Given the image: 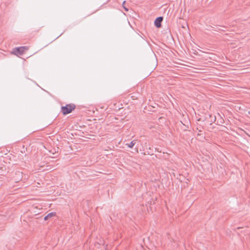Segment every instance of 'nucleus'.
I'll use <instances>...</instances> for the list:
<instances>
[{"label":"nucleus","instance_id":"obj_1","mask_svg":"<svg viewBox=\"0 0 250 250\" xmlns=\"http://www.w3.org/2000/svg\"><path fill=\"white\" fill-rule=\"evenodd\" d=\"M76 106L74 104H68L65 106L62 107V112L63 115L69 114L72 110H74Z\"/></svg>","mask_w":250,"mask_h":250},{"label":"nucleus","instance_id":"obj_2","mask_svg":"<svg viewBox=\"0 0 250 250\" xmlns=\"http://www.w3.org/2000/svg\"><path fill=\"white\" fill-rule=\"evenodd\" d=\"M27 50V47L26 46H21L14 48L12 53L16 55H22L24 53V51Z\"/></svg>","mask_w":250,"mask_h":250},{"label":"nucleus","instance_id":"obj_3","mask_svg":"<svg viewBox=\"0 0 250 250\" xmlns=\"http://www.w3.org/2000/svg\"><path fill=\"white\" fill-rule=\"evenodd\" d=\"M163 20V17H159L157 18L154 21V24L157 28H160L161 26V22Z\"/></svg>","mask_w":250,"mask_h":250},{"label":"nucleus","instance_id":"obj_4","mask_svg":"<svg viewBox=\"0 0 250 250\" xmlns=\"http://www.w3.org/2000/svg\"><path fill=\"white\" fill-rule=\"evenodd\" d=\"M56 212H52L49 213L47 215H46L44 217V220H47L48 219L56 216Z\"/></svg>","mask_w":250,"mask_h":250},{"label":"nucleus","instance_id":"obj_5","mask_svg":"<svg viewBox=\"0 0 250 250\" xmlns=\"http://www.w3.org/2000/svg\"><path fill=\"white\" fill-rule=\"evenodd\" d=\"M136 143V141L135 140L132 141L129 144H126V145L129 148H132Z\"/></svg>","mask_w":250,"mask_h":250},{"label":"nucleus","instance_id":"obj_6","mask_svg":"<svg viewBox=\"0 0 250 250\" xmlns=\"http://www.w3.org/2000/svg\"><path fill=\"white\" fill-rule=\"evenodd\" d=\"M210 117L211 118L210 120V122L213 123L216 121V117L215 116H213V117L212 115H210Z\"/></svg>","mask_w":250,"mask_h":250},{"label":"nucleus","instance_id":"obj_7","mask_svg":"<svg viewBox=\"0 0 250 250\" xmlns=\"http://www.w3.org/2000/svg\"><path fill=\"white\" fill-rule=\"evenodd\" d=\"M124 8L126 11H127L128 10V9L126 8L124 6Z\"/></svg>","mask_w":250,"mask_h":250},{"label":"nucleus","instance_id":"obj_8","mask_svg":"<svg viewBox=\"0 0 250 250\" xmlns=\"http://www.w3.org/2000/svg\"><path fill=\"white\" fill-rule=\"evenodd\" d=\"M125 1H124L123 3V4H125Z\"/></svg>","mask_w":250,"mask_h":250}]
</instances>
